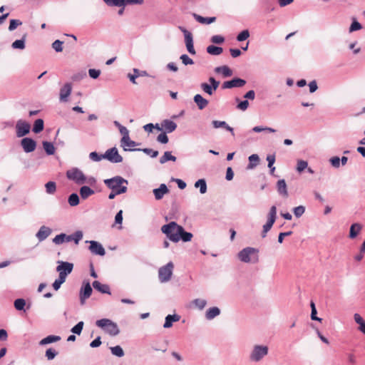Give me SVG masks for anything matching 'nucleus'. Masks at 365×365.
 <instances>
[{"label": "nucleus", "instance_id": "1", "mask_svg": "<svg viewBox=\"0 0 365 365\" xmlns=\"http://www.w3.org/2000/svg\"><path fill=\"white\" fill-rule=\"evenodd\" d=\"M66 178L77 185L88 184L93 186L96 184V179L93 177H86L82 170L78 168H72L67 170Z\"/></svg>", "mask_w": 365, "mask_h": 365}, {"label": "nucleus", "instance_id": "2", "mask_svg": "<svg viewBox=\"0 0 365 365\" xmlns=\"http://www.w3.org/2000/svg\"><path fill=\"white\" fill-rule=\"evenodd\" d=\"M237 257L242 262L255 264L259 261V250L247 247L238 252Z\"/></svg>", "mask_w": 365, "mask_h": 365}, {"label": "nucleus", "instance_id": "3", "mask_svg": "<svg viewBox=\"0 0 365 365\" xmlns=\"http://www.w3.org/2000/svg\"><path fill=\"white\" fill-rule=\"evenodd\" d=\"M166 237L174 242H178L180 240L183 242H190L192 237V234L185 232L184 230H162Z\"/></svg>", "mask_w": 365, "mask_h": 365}, {"label": "nucleus", "instance_id": "4", "mask_svg": "<svg viewBox=\"0 0 365 365\" xmlns=\"http://www.w3.org/2000/svg\"><path fill=\"white\" fill-rule=\"evenodd\" d=\"M96 324L111 336H116L120 332L117 324L108 319L97 320Z\"/></svg>", "mask_w": 365, "mask_h": 365}, {"label": "nucleus", "instance_id": "5", "mask_svg": "<svg viewBox=\"0 0 365 365\" xmlns=\"http://www.w3.org/2000/svg\"><path fill=\"white\" fill-rule=\"evenodd\" d=\"M83 237V233L81 231H77L72 235L60 234L56 235L53 242L56 245H61L63 242H69L73 241L76 245H78L79 241Z\"/></svg>", "mask_w": 365, "mask_h": 365}, {"label": "nucleus", "instance_id": "6", "mask_svg": "<svg viewBox=\"0 0 365 365\" xmlns=\"http://www.w3.org/2000/svg\"><path fill=\"white\" fill-rule=\"evenodd\" d=\"M105 185L111 190L117 191L123 187H127L128 180L120 176H115L104 180Z\"/></svg>", "mask_w": 365, "mask_h": 365}, {"label": "nucleus", "instance_id": "7", "mask_svg": "<svg viewBox=\"0 0 365 365\" xmlns=\"http://www.w3.org/2000/svg\"><path fill=\"white\" fill-rule=\"evenodd\" d=\"M268 346L265 345H255L250 354V359L253 362L261 361L268 354Z\"/></svg>", "mask_w": 365, "mask_h": 365}, {"label": "nucleus", "instance_id": "8", "mask_svg": "<svg viewBox=\"0 0 365 365\" xmlns=\"http://www.w3.org/2000/svg\"><path fill=\"white\" fill-rule=\"evenodd\" d=\"M173 263L170 262L166 265L159 269L158 277L159 280L161 282H167L170 279L173 274Z\"/></svg>", "mask_w": 365, "mask_h": 365}, {"label": "nucleus", "instance_id": "9", "mask_svg": "<svg viewBox=\"0 0 365 365\" xmlns=\"http://www.w3.org/2000/svg\"><path fill=\"white\" fill-rule=\"evenodd\" d=\"M179 29L184 34L185 43V46H186V48H187V51L191 55H195L196 51L194 48L192 34H191V32H190L189 31H187L185 28H184L182 26H180Z\"/></svg>", "mask_w": 365, "mask_h": 365}, {"label": "nucleus", "instance_id": "10", "mask_svg": "<svg viewBox=\"0 0 365 365\" xmlns=\"http://www.w3.org/2000/svg\"><path fill=\"white\" fill-rule=\"evenodd\" d=\"M103 157L113 163H118L123 161V157L118 153L115 147L108 149Z\"/></svg>", "mask_w": 365, "mask_h": 365}, {"label": "nucleus", "instance_id": "11", "mask_svg": "<svg viewBox=\"0 0 365 365\" xmlns=\"http://www.w3.org/2000/svg\"><path fill=\"white\" fill-rule=\"evenodd\" d=\"M56 271L59 273L60 277H63L66 280V277L72 272L73 264L68 262H58Z\"/></svg>", "mask_w": 365, "mask_h": 365}, {"label": "nucleus", "instance_id": "12", "mask_svg": "<svg viewBox=\"0 0 365 365\" xmlns=\"http://www.w3.org/2000/svg\"><path fill=\"white\" fill-rule=\"evenodd\" d=\"M246 84V81L240 78H235L230 81H225L222 83L223 89L232 88H242Z\"/></svg>", "mask_w": 365, "mask_h": 365}, {"label": "nucleus", "instance_id": "13", "mask_svg": "<svg viewBox=\"0 0 365 365\" xmlns=\"http://www.w3.org/2000/svg\"><path fill=\"white\" fill-rule=\"evenodd\" d=\"M16 135L18 137H23L27 135L30 131V125L22 120H19L16 123Z\"/></svg>", "mask_w": 365, "mask_h": 365}, {"label": "nucleus", "instance_id": "14", "mask_svg": "<svg viewBox=\"0 0 365 365\" xmlns=\"http://www.w3.org/2000/svg\"><path fill=\"white\" fill-rule=\"evenodd\" d=\"M21 145L26 153H31L36 148V142L31 138H24L21 140Z\"/></svg>", "mask_w": 365, "mask_h": 365}, {"label": "nucleus", "instance_id": "15", "mask_svg": "<svg viewBox=\"0 0 365 365\" xmlns=\"http://www.w3.org/2000/svg\"><path fill=\"white\" fill-rule=\"evenodd\" d=\"M92 291V288L89 282L85 283L81 287L80 291V301L82 305L84 304L86 300L91 297Z\"/></svg>", "mask_w": 365, "mask_h": 365}, {"label": "nucleus", "instance_id": "16", "mask_svg": "<svg viewBox=\"0 0 365 365\" xmlns=\"http://www.w3.org/2000/svg\"><path fill=\"white\" fill-rule=\"evenodd\" d=\"M89 250L93 254L98 255L100 256L105 255L106 251L103 247L99 242L96 241H89Z\"/></svg>", "mask_w": 365, "mask_h": 365}, {"label": "nucleus", "instance_id": "17", "mask_svg": "<svg viewBox=\"0 0 365 365\" xmlns=\"http://www.w3.org/2000/svg\"><path fill=\"white\" fill-rule=\"evenodd\" d=\"M72 91V86L70 83H66L60 90V101L67 102L68 98Z\"/></svg>", "mask_w": 365, "mask_h": 365}, {"label": "nucleus", "instance_id": "18", "mask_svg": "<svg viewBox=\"0 0 365 365\" xmlns=\"http://www.w3.org/2000/svg\"><path fill=\"white\" fill-rule=\"evenodd\" d=\"M138 144L135 141L130 140V136L122 138L120 140V145L125 151H137V149L130 148L136 146Z\"/></svg>", "mask_w": 365, "mask_h": 365}, {"label": "nucleus", "instance_id": "19", "mask_svg": "<svg viewBox=\"0 0 365 365\" xmlns=\"http://www.w3.org/2000/svg\"><path fill=\"white\" fill-rule=\"evenodd\" d=\"M277 208L274 205L272 206L268 213V219L262 228H272L276 220Z\"/></svg>", "mask_w": 365, "mask_h": 365}, {"label": "nucleus", "instance_id": "20", "mask_svg": "<svg viewBox=\"0 0 365 365\" xmlns=\"http://www.w3.org/2000/svg\"><path fill=\"white\" fill-rule=\"evenodd\" d=\"M161 126L165 133H172L177 128V124L169 119L163 120L161 122Z\"/></svg>", "mask_w": 365, "mask_h": 365}, {"label": "nucleus", "instance_id": "21", "mask_svg": "<svg viewBox=\"0 0 365 365\" xmlns=\"http://www.w3.org/2000/svg\"><path fill=\"white\" fill-rule=\"evenodd\" d=\"M169 190L165 184H161L158 188L153 190V193L156 200H160L164 195L167 194Z\"/></svg>", "mask_w": 365, "mask_h": 365}, {"label": "nucleus", "instance_id": "22", "mask_svg": "<svg viewBox=\"0 0 365 365\" xmlns=\"http://www.w3.org/2000/svg\"><path fill=\"white\" fill-rule=\"evenodd\" d=\"M277 190L278 193L283 197H288L287 184L284 180H279L277 183Z\"/></svg>", "mask_w": 365, "mask_h": 365}, {"label": "nucleus", "instance_id": "23", "mask_svg": "<svg viewBox=\"0 0 365 365\" xmlns=\"http://www.w3.org/2000/svg\"><path fill=\"white\" fill-rule=\"evenodd\" d=\"M180 319V316L176 314H168L165 317L163 327L165 329L170 328L173 326V322H178Z\"/></svg>", "mask_w": 365, "mask_h": 365}, {"label": "nucleus", "instance_id": "24", "mask_svg": "<svg viewBox=\"0 0 365 365\" xmlns=\"http://www.w3.org/2000/svg\"><path fill=\"white\" fill-rule=\"evenodd\" d=\"M193 18L200 24H210L216 21V17H203L199 14H197L195 13H193L192 14Z\"/></svg>", "mask_w": 365, "mask_h": 365}, {"label": "nucleus", "instance_id": "25", "mask_svg": "<svg viewBox=\"0 0 365 365\" xmlns=\"http://www.w3.org/2000/svg\"><path fill=\"white\" fill-rule=\"evenodd\" d=\"M193 100L200 110L204 109L209 103V101L203 98L200 94H196L194 96Z\"/></svg>", "mask_w": 365, "mask_h": 365}, {"label": "nucleus", "instance_id": "26", "mask_svg": "<svg viewBox=\"0 0 365 365\" xmlns=\"http://www.w3.org/2000/svg\"><path fill=\"white\" fill-rule=\"evenodd\" d=\"M147 76H148V74L145 71H140L138 68H134L133 74L128 73V77L133 83L136 84L137 83L135 81V79L138 77Z\"/></svg>", "mask_w": 365, "mask_h": 365}, {"label": "nucleus", "instance_id": "27", "mask_svg": "<svg viewBox=\"0 0 365 365\" xmlns=\"http://www.w3.org/2000/svg\"><path fill=\"white\" fill-rule=\"evenodd\" d=\"M80 196L83 200H86L90 196L93 195L95 192L93 189L89 187L88 186L83 185L80 188L79 190Z\"/></svg>", "mask_w": 365, "mask_h": 365}, {"label": "nucleus", "instance_id": "28", "mask_svg": "<svg viewBox=\"0 0 365 365\" xmlns=\"http://www.w3.org/2000/svg\"><path fill=\"white\" fill-rule=\"evenodd\" d=\"M212 124L215 128H223L225 130L230 131L232 135H234V130L230 127L225 121L213 120Z\"/></svg>", "mask_w": 365, "mask_h": 365}, {"label": "nucleus", "instance_id": "29", "mask_svg": "<svg viewBox=\"0 0 365 365\" xmlns=\"http://www.w3.org/2000/svg\"><path fill=\"white\" fill-rule=\"evenodd\" d=\"M220 314V309L217 307L208 309L205 313V317L207 320H212Z\"/></svg>", "mask_w": 365, "mask_h": 365}, {"label": "nucleus", "instance_id": "30", "mask_svg": "<svg viewBox=\"0 0 365 365\" xmlns=\"http://www.w3.org/2000/svg\"><path fill=\"white\" fill-rule=\"evenodd\" d=\"M93 287L95 289L104 294H110V288L107 284H101L98 281H94L93 282Z\"/></svg>", "mask_w": 365, "mask_h": 365}, {"label": "nucleus", "instance_id": "31", "mask_svg": "<svg viewBox=\"0 0 365 365\" xmlns=\"http://www.w3.org/2000/svg\"><path fill=\"white\" fill-rule=\"evenodd\" d=\"M61 340V337L59 336L55 335H49L39 341V345L44 346L48 344L57 342Z\"/></svg>", "mask_w": 365, "mask_h": 365}, {"label": "nucleus", "instance_id": "32", "mask_svg": "<svg viewBox=\"0 0 365 365\" xmlns=\"http://www.w3.org/2000/svg\"><path fill=\"white\" fill-rule=\"evenodd\" d=\"M215 72L222 73L224 77H230L232 75V71L227 66L216 67L215 68Z\"/></svg>", "mask_w": 365, "mask_h": 365}, {"label": "nucleus", "instance_id": "33", "mask_svg": "<svg viewBox=\"0 0 365 365\" xmlns=\"http://www.w3.org/2000/svg\"><path fill=\"white\" fill-rule=\"evenodd\" d=\"M170 160L173 162L176 161V157L172 155L171 151H165L160 158L159 162L160 164H164Z\"/></svg>", "mask_w": 365, "mask_h": 365}, {"label": "nucleus", "instance_id": "34", "mask_svg": "<svg viewBox=\"0 0 365 365\" xmlns=\"http://www.w3.org/2000/svg\"><path fill=\"white\" fill-rule=\"evenodd\" d=\"M206 51L210 55L219 56L222 53L223 48L220 46L210 45L207 47Z\"/></svg>", "mask_w": 365, "mask_h": 365}, {"label": "nucleus", "instance_id": "35", "mask_svg": "<svg viewBox=\"0 0 365 365\" xmlns=\"http://www.w3.org/2000/svg\"><path fill=\"white\" fill-rule=\"evenodd\" d=\"M26 36V35L24 34L21 39H18V40L14 41L11 44V47L14 49H21V50L24 49L26 47V45H25Z\"/></svg>", "mask_w": 365, "mask_h": 365}, {"label": "nucleus", "instance_id": "36", "mask_svg": "<svg viewBox=\"0 0 365 365\" xmlns=\"http://www.w3.org/2000/svg\"><path fill=\"white\" fill-rule=\"evenodd\" d=\"M143 0H118V7H125L127 5L143 4Z\"/></svg>", "mask_w": 365, "mask_h": 365}, {"label": "nucleus", "instance_id": "37", "mask_svg": "<svg viewBox=\"0 0 365 365\" xmlns=\"http://www.w3.org/2000/svg\"><path fill=\"white\" fill-rule=\"evenodd\" d=\"M80 198L78 194L72 193L69 195L68 202L71 207L76 206L79 204Z\"/></svg>", "mask_w": 365, "mask_h": 365}, {"label": "nucleus", "instance_id": "38", "mask_svg": "<svg viewBox=\"0 0 365 365\" xmlns=\"http://www.w3.org/2000/svg\"><path fill=\"white\" fill-rule=\"evenodd\" d=\"M192 304L195 306V308H197L200 310H202L205 306L207 305V301L204 299H195L192 302Z\"/></svg>", "mask_w": 365, "mask_h": 365}, {"label": "nucleus", "instance_id": "39", "mask_svg": "<svg viewBox=\"0 0 365 365\" xmlns=\"http://www.w3.org/2000/svg\"><path fill=\"white\" fill-rule=\"evenodd\" d=\"M43 130V120L42 119H37L35 120L33 126V132L38 133Z\"/></svg>", "mask_w": 365, "mask_h": 365}, {"label": "nucleus", "instance_id": "40", "mask_svg": "<svg viewBox=\"0 0 365 365\" xmlns=\"http://www.w3.org/2000/svg\"><path fill=\"white\" fill-rule=\"evenodd\" d=\"M195 187L200 188V192L201 194H205L207 192V184L204 179H200L195 183Z\"/></svg>", "mask_w": 365, "mask_h": 365}, {"label": "nucleus", "instance_id": "41", "mask_svg": "<svg viewBox=\"0 0 365 365\" xmlns=\"http://www.w3.org/2000/svg\"><path fill=\"white\" fill-rule=\"evenodd\" d=\"M46 192L49 195H53L56 191V184L53 181H49L45 185Z\"/></svg>", "mask_w": 365, "mask_h": 365}, {"label": "nucleus", "instance_id": "42", "mask_svg": "<svg viewBox=\"0 0 365 365\" xmlns=\"http://www.w3.org/2000/svg\"><path fill=\"white\" fill-rule=\"evenodd\" d=\"M43 149L45 150L46 153L51 155H53L54 153H55V148L53 145V143H50V142H47V141H43Z\"/></svg>", "mask_w": 365, "mask_h": 365}, {"label": "nucleus", "instance_id": "43", "mask_svg": "<svg viewBox=\"0 0 365 365\" xmlns=\"http://www.w3.org/2000/svg\"><path fill=\"white\" fill-rule=\"evenodd\" d=\"M250 164L248 165L249 168H253L255 167L259 162V158L257 154H252L249 156Z\"/></svg>", "mask_w": 365, "mask_h": 365}, {"label": "nucleus", "instance_id": "44", "mask_svg": "<svg viewBox=\"0 0 365 365\" xmlns=\"http://www.w3.org/2000/svg\"><path fill=\"white\" fill-rule=\"evenodd\" d=\"M110 351L113 355H115L118 357H122L124 356V351L123 349L120 346H115L113 347H110Z\"/></svg>", "mask_w": 365, "mask_h": 365}, {"label": "nucleus", "instance_id": "45", "mask_svg": "<svg viewBox=\"0 0 365 365\" xmlns=\"http://www.w3.org/2000/svg\"><path fill=\"white\" fill-rule=\"evenodd\" d=\"M136 150L143 151L144 153H145L148 155H150L153 158H156L158 155V151L154 150L151 148H143V149L138 148Z\"/></svg>", "mask_w": 365, "mask_h": 365}, {"label": "nucleus", "instance_id": "46", "mask_svg": "<svg viewBox=\"0 0 365 365\" xmlns=\"http://www.w3.org/2000/svg\"><path fill=\"white\" fill-rule=\"evenodd\" d=\"M14 307L18 311H21L24 309L26 301L24 299H17L14 301Z\"/></svg>", "mask_w": 365, "mask_h": 365}, {"label": "nucleus", "instance_id": "47", "mask_svg": "<svg viewBox=\"0 0 365 365\" xmlns=\"http://www.w3.org/2000/svg\"><path fill=\"white\" fill-rule=\"evenodd\" d=\"M252 131L255 133H260L262 131H268L269 133H274L276 130L274 128L269 127H262V126H255L252 128Z\"/></svg>", "mask_w": 365, "mask_h": 365}, {"label": "nucleus", "instance_id": "48", "mask_svg": "<svg viewBox=\"0 0 365 365\" xmlns=\"http://www.w3.org/2000/svg\"><path fill=\"white\" fill-rule=\"evenodd\" d=\"M50 233V230H39L36 234V237L38 238L39 241H42L45 240Z\"/></svg>", "mask_w": 365, "mask_h": 365}, {"label": "nucleus", "instance_id": "49", "mask_svg": "<svg viewBox=\"0 0 365 365\" xmlns=\"http://www.w3.org/2000/svg\"><path fill=\"white\" fill-rule=\"evenodd\" d=\"M201 89L207 94L211 96L214 93V90L212 88L211 86L207 83H202L200 84Z\"/></svg>", "mask_w": 365, "mask_h": 365}, {"label": "nucleus", "instance_id": "50", "mask_svg": "<svg viewBox=\"0 0 365 365\" xmlns=\"http://www.w3.org/2000/svg\"><path fill=\"white\" fill-rule=\"evenodd\" d=\"M250 37V31L247 29L243 30L237 36V41H243Z\"/></svg>", "mask_w": 365, "mask_h": 365}, {"label": "nucleus", "instance_id": "51", "mask_svg": "<svg viewBox=\"0 0 365 365\" xmlns=\"http://www.w3.org/2000/svg\"><path fill=\"white\" fill-rule=\"evenodd\" d=\"M308 163L303 160H299L297 164V170L299 173H302L306 168H307Z\"/></svg>", "mask_w": 365, "mask_h": 365}, {"label": "nucleus", "instance_id": "52", "mask_svg": "<svg viewBox=\"0 0 365 365\" xmlns=\"http://www.w3.org/2000/svg\"><path fill=\"white\" fill-rule=\"evenodd\" d=\"M83 325H84L83 322H79L76 325H75L71 329V331L76 334L80 335L83 330Z\"/></svg>", "mask_w": 365, "mask_h": 365}, {"label": "nucleus", "instance_id": "53", "mask_svg": "<svg viewBox=\"0 0 365 365\" xmlns=\"http://www.w3.org/2000/svg\"><path fill=\"white\" fill-rule=\"evenodd\" d=\"M103 156V154L102 155H99L97 152L94 151V152H91L90 154H89V158L92 160V161H94V162H99L101 161L102 159H104V157Z\"/></svg>", "mask_w": 365, "mask_h": 365}, {"label": "nucleus", "instance_id": "54", "mask_svg": "<svg viewBox=\"0 0 365 365\" xmlns=\"http://www.w3.org/2000/svg\"><path fill=\"white\" fill-rule=\"evenodd\" d=\"M180 59L185 66L192 65L194 61L187 54H182L180 56Z\"/></svg>", "mask_w": 365, "mask_h": 365}, {"label": "nucleus", "instance_id": "55", "mask_svg": "<svg viewBox=\"0 0 365 365\" xmlns=\"http://www.w3.org/2000/svg\"><path fill=\"white\" fill-rule=\"evenodd\" d=\"M21 24H22V22L20 20L11 19V20H10L9 30L10 31H12L15 30L17 28V26H21Z\"/></svg>", "mask_w": 365, "mask_h": 365}, {"label": "nucleus", "instance_id": "56", "mask_svg": "<svg viewBox=\"0 0 365 365\" xmlns=\"http://www.w3.org/2000/svg\"><path fill=\"white\" fill-rule=\"evenodd\" d=\"M166 133H167L163 132V133H161L160 134H159L157 137V141L160 143H163V144L168 143L169 139H168V137Z\"/></svg>", "mask_w": 365, "mask_h": 365}, {"label": "nucleus", "instance_id": "57", "mask_svg": "<svg viewBox=\"0 0 365 365\" xmlns=\"http://www.w3.org/2000/svg\"><path fill=\"white\" fill-rule=\"evenodd\" d=\"M294 214L297 217H301L305 212V207L303 205L296 207L293 210Z\"/></svg>", "mask_w": 365, "mask_h": 365}, {"label": "nucleus", "instance_id": "58", "mask_svg": "<svg viewBox=\"0 0 365 365\" xmlns=\"http://www.w3.org/2000/svg\"><path fill=\"white\" fill-rule=\"evenodd\" d=\"M63 41L60 40H56L52 43V48L56 51V52H61L63 51Z\"/></svg>", "mask_w": 365, "mask_h": 365}, {"label": "nucleus", "instance_id": "59", "mask_svg": "<svg viewBox=\"0 0 365 365\" xmlns=\"http://www.w3.org/2000/svg\"><path fill=\"white\" fill-rule=\"evenodd\" d=\"M329 163L331 166L334 168H339L340 167V158L337 156L332 157L329 159Z\"/></svg>", "mask_w": 365, "mask_h": 365}, {"label": "nucleus", "instance_id": "60", "mask_svg": "<svg viewBox=\"0 0 365 365\" xmlns=\"http://www.w3.org/2000/svg\"><path fill=\"white\" fill-rule=\"evenodd\" d=\"M210 41L213 43L221 44L224 43L225 38L220 35H215L211 37Z\"/></svg>", "mask_w": 365, "mask_h": 365}, {"label": "nucleus", "instance_id": "61", "mask_svg": "<svg viewBox=\"0 0 365 365\" xmlns=\"http://www.w3.org/2000/svg\"><path fill=\"white\" fill-rule=\"evenodd\" d=\"M126 191H127V187H123L122 189L117 190V191L112 190L111 192L108 195V198L110 200H113L115 198V197L116 195L125 193Z\"/></svg>", "mask_w": 365, "mask_h": 365}, {"label": "nucleus", "instance_id": "62", "mask_svg": "<svg viewBox=\"0 0 365 365\" xmlns=\"http://www.w3.org/2000/svg\"><path fill=\"white\" fill-rule=\"evenodd\" d=\"M65 279H63V277H58V279H56L54 282L53 283V289L57 291L60 289L61 284L65 282Z\"/></svg>", "mask_w": 365, "mask_h": 365}, {"label": "nucleus", "instance_id": "63", "mask_svg": "<svg viewBox=\"0 0 365 365\" xmlns=\"http://www.w3.org/2000/svg\"><path fill=\"white\" fill-rule=\"evenodd\" d=\"M248 107L249 102L247 100L240 101L237 106V108L242 111L246 110L248 108Z\"/></svg>", "mask_w": 365, "mask_h": 365}, {"label": "nucleus", "instance_id": "64", "mask_svg": "<svg viewBox=\"0 0 365 365\" xmlns=\"http://www.w3.org/2000/svg\"><path fill=\"white\" fill-rule=\"evenodd\" d=\"M361 25L357 21H354L349 27V32H354L361 29Z\"/></svg>", "mask_w": 365, "mask_h": 365}]
</instances>
